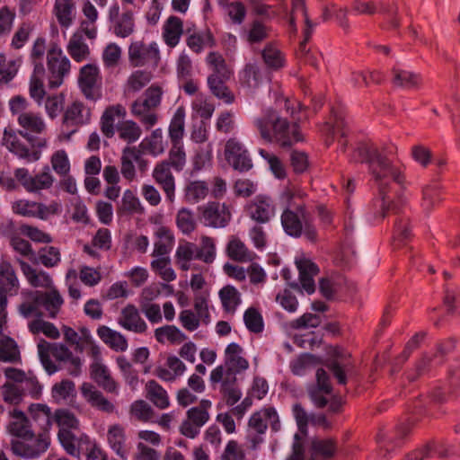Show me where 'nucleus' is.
<instances>
[{
	"instance_id": "nucleus-45",
	"label": "nucleus",
	"mask_w": 460,
	"mask_h": 460,
	"mask_svg": "<svg viewBox=\"0 0 460 460\" xmlns=\"http://www.w3.org/2000/svg\"><path fill=\"white\" fill-rule=\"evenodd\" d=\"M155 340L162 344H180L187 336L175 325H164L155 330Z\"/></svg>"
},
{
	"instance_id": "nucleus-4",
	"label": "nucleus",
	"mask_w": 460,
	"mask_h": 460,
	"mask_svg": "<svg viewBox=\"0 0 460 460\" xmlns=\"http://www.w3.org/2000/svg\"><path fill=\"white\" fill-rule=\"evenodd\" d=\"M280 222L284 232L291 237L299 238L304 235L310 242L317 239L313 217L302 203H298L296 208H284Z\"/></svg>"
},
{
	"instance_id": "nucleus-20",
	"label": "nucleus",
	"mask_w": 460,
	"mask_h": 460,
	"mask_svg": "<svg viewBox=\"0 0 460 460\" xmlns=\"http://www.w3.org/2000/svg\"><path fill=\"white\" fill-rule=\"evenodd\" d=\"M247 214L253 221L266 224L275 215V206L270 197L259 195L247 206Z\"/></svg>"
},
{
	"instance_id": "nucleus-9",
	"label": "nucleus",
	"mask_w": 460,
	"mask_h": 460,
	"mask_svg": "<svg viewBox=\"0 0 460 460\" xmlns=\"http://www.w3.org/2000/svg\"><path fill=\"white\" fill-rule=\"evenodd\" d=\"M38 353L40 362L49 375H52L58 370V367L50 359L52 355L56 360L64 364L73 356L72 351L64 344H50L45 340H40L38 343Z\"/></svg>"
},
{
	"instance_id": "nucleus-18",
	"label": "nucleus",
	"mask_w": 460,
	"mask_h": 460,
	"mask_svg": "<svg viewBox=\"0 0 460 460\" xmlns=\"http://www.w3.org/2000/svg\"><path fill=\"white\" fill-rule=\"evenodd\" d=\"M225 156L234 169L239 172H246L252 166L248 151L236 138H230L226 141Z\"/></svg>"
},
{
	"instance_id": "nucleus-51",
	"label": "nucleus",
	"mask_w": 460,
	"mask_h": 460,
	"mask_svg": "<svg viewBox=\"0 0 460 460\" xmlns=\"http://www.w3.org/2000/svg\"><path fill=\"white\" fill-rule=\"evenodd\" d=\"M196 255L197 260L206 264L213 263L217 256L215 239L210 236L202 235L199 246L196 244Z\"/></svg>"
},
{
	"instance_id": "nucleus-5",
	"label": "nucleus",
	"mask_w": 460,
	"mask_h": 460,
	"mask_svg": "<svg viewBox=\"0 0 460 460\" xmlns=\"http://www.w3.org/2000/svg\"><path fill=\"white\" fill-rule=\"evenodd\" d=\"M164 91L161 86L152 84L142 97L131 104V113L136 117L146 129H150L158 121L157 110L162 102Z\"/></svg>"
},
{
	"instance_id": "nucleus-13",
	"label": "nucleus",
	"mask_w": 460,
	"mask_h": 460,
	"mask_svg": "<svg viewBox=\"0 0 460 460\" xmlns=\"http://www.w3.org/2000/svg\"><path fill=\"white\" fill-rule=\"evenodd\" d=\"M128 59L133 66H157L160 61L158 46L155 42L149 45L142 41L132 42L128 48Z\"/></svg>"
},
{
	"instance_id": "nucleus-35",
	"label": "nucleus",
	"mask_w": 460,
	"mask_h": 460,
	"mask_svg": "<svg viewBox=\"0 0 460 460\" xmlns=\"http://www.w3.org/2000/svg\"><path fill=\"white\" fill-rule=\"evenodd\" d=\"M229 79L230 78L208 75L207 80L211 93L217 99L222 100L226 104H231L234 102V93L226 84Z\"/></svg>"
},
{
	"instance_id": "nucleus-49",
	"label": "nucleus",
	"mask_w": 460,
	"mask_h": 460,
	"mask_svg": "<svg viewBox=\"0 0 460 460\" xmlns=\"http://www.w3.org/2000/svg\"><path fill=\"white\" fill-rule=\"evenodd\" d=\"M297 12H300L302 15L304 16L305 20V29H304V40L300 43V49L302 51L305 50L306 43L311 39V36L313 34L314 29L316 26V23L313 22L308 15L307 8L305 5V0H292V11L291 13H296Z\"/></svg>"
},
{
	"instance_id": "nucleus-24",
	"label": "nucleus",
	"mask_w": 460,
	"mask_h": 460,
	"mask_svg": "<svg viewBox=\"0 0 460 460\" xmlns=\"http://www.w3.org/2000/svg\"><path fill=\"white\" fill-rule=\"evenodd\" d=\"M296 265L299 272L301 288L308 295H312L315 291L314 277L319 273L318 266L305 258L296 260Z\"/></svg>"
},
{
	"instance_id": "nucleus-44",
	"label": "nucleus",
	"mask_w": 460,
	"mask_h": 460,
	"mask_svg": "<svg viewBox=\"0 0 460 460\" xmlns=\"http://www.w3.org/2000/svg\"><path fill=\"white\" fill-rule=\"evenodd\" d=\"M66 49L68 54L76 62H82L90 56V49L80 32H75L70 38Z\"/></svg>"
},
{
	"instance_id": "nucleus-64",
	"label": "nucleus",
	"mask_w": 460,
	"mask_h": 460,
	"mask_svg": "<svg viewBox=\"0 0 460 460\" xmlns=\"http://www.w3.org/2000/svg\"><path fill=\"white\" fill-rule=\"evenodd\" d=\"M243 322L249 332L261 333L264 330V321L260 311L255 307H249L243 314Z\"/></svg>"
},
{
	"instance_id": "nucleus-27",
	"label": "nucleus",
	"mask_w": 460,
	"mask_h": 460,
	"mask_svg": "<svg viewBox=\"0 0 460 460\" xmlns=\"http://www.w3.org/2000/svg\"><path fill=\"white\" fill-rule=\"evenodd\" d=\"M40 307L44 308L49 318H56L64 304V299L59 291L50 288L49 291H35Z\"/></svg>"
},
{
	"instance_id": "nucleus-56",
	"label": "nucleus",
	"mask_w": 460,
	"mask_h": 460,
	"mask_svg": "<svg viewBox=\"0 0 460 460\" xmlns=\"http://www.w3.org/2000/svg\"><path fill=\"white\" fill-rule=\"evenodd\" d=\"M443 303L449 314H460V288L453 283L446 285Z\"/></svg>"
},
{
	"instance_id": "nucleus-11",
	"label": "nucleus",
	"mask_w": 460,
	"mask_h": 460,
	"mask_svg": "<svg viewBox=\"0 0 460 460\" xmlns=\"http://www.w3.org/2000/svg\"><path fill=\"white\" fill-rule=\"evenodd\" d=\"M20 284L15 270L10 261H0V318H4L7 296L16 295Z\"/></svg>"
},
{
	"instance_id": "nucleus-23",
	"label": "nucleus",
	"mask_w": 460,
	"mask_h": 460,
	"mask_svg": "<svg viewBox=\"0 0 460 460\" xmlns=\"http://www.w3.org/2000/svg\"><path fill=\"white\" fill-rule=\"evenodd\" d=\"M90 376L107 393L119 394L118 383L113 379L109 368L102 361L93 362L90 365Z\"/></svg>"
},
{
	"instance_id": "nucleus-57",
	"label": "nucleus",
	"mask_w": 460,
	"mask_h": 460,
	"mask_svg": "<svg viewBox=\"0 0 460 460\" xmlns=\"http://www.w3.org/2000/svg\"><path fill=\"white\" fill-rule=\"evenodd\" d=\"M392 73L394 75L393 84L398 87L412 89L417 87L420 82V75L411 71L394 67Z\"/></svg>"
},
{
	"instance_id": "nucleus-50",
	"label": "nucleus",
	"mask_w": 460,
	"mask_h": 460,
	"mask_svg": "<svg viewBox=\"0 0 460 460\" xmlns=\"http://www.w3.org/2000/svg\"><path fill=\"white\" fill-rule=\"evenodd\" d=\"M140 147L154 156L162 155L165 150L162 129L153 130L150 136L142 140Z\"/></svg>"
},
{
	"instance_id": "nucleus-43",
	"label": "nucleus",
	"mask_w": 460,
	"mask_h": 460,
	"mask_svg": "<svg viewBox=\"0 0 460 460\" xmlns=\"http://www.w3.org/2000/svg\"><path fill=\"white\" fill-rule=\"evenodd\" d=\"M186 44L193 52L199 54L205 48H214L216 46V40L209 31H205L189 35Z\"/></svg>"
},
{
	"instance_id": "nucleus-2",
	"label": "nucleus",
	"mask_w": 460,
	"mask_h": 460,
	"mask_svg": "<svg viewBox=\"0 0 460 460\" xmlns=\"http://www.w3.org/2000/svg\"><path fill=\"white\" fill-rule=\"evenodd\" d=\"M253 124L261 137L266 142L270 143L275 140L281 146H290L302 140L297 125L296 123L290 125L274 110L264 111L261 117L254 119Z\"/></svg>"
},
{
	"instance_id": "nucleus-19",
	"label": "nucleus",
	"mask_w": 460,
	"mask_h": 460,
	"mask_svg": "<svg viewBox=\"0 0 460 460\" xmlns=\"http://www.w3.org/2000/svg\"><path fill=\"white\" fill-rule=\"evenodd\" d=\"M168 161L158 162L153 170L152 177L164 190L166 200L173 203L175 200V178Z\"/></svg>"
},
{
	"instance_id": "nucleus-14",
	"label": "nucleus",
	"mask_w": 460,
	"mask_h": 460,
	"mask_svg": "<svg viewBox=\"0 0 460 460\" xmlns=\"http://www.w3.org/2000/svg\"><path fill=\"white\" fill-rule=\"evenodd\" d=\"M91 111L80 101H75L66 107L63 116V128H73L67 133V138L77 131V128L89 123Z\"/></svg>"
},
{
	"instance_id": "nucleus-53",
	"label": "nucleus",
	"mask_w": 460,
	"mask_h": 460,
	"mask_svg": "<svg viewBox=\"0 0 460 460\" xmlns=\"http://www.w3.org/2000/svg\"><path fill=\"white\" fill-rule=\"evenodd\" d=\"M125 109L121 105L109 107L105 110L102 116V131L107 137L114 135L115 119L123 117Z\"/></svg>"
},
{
	"instance_id": "nucleus-41",
	"label": "nucleus",
	"mask_w": 460,
	"mask_h": 460,
	"mask_svg": "<svg viewBox=\"0 0 460 460\" xmlns=\"http://www.w3.org/2000/svg\"><path fill=\"white\" fill-rule=\"evenodd\" d=\"M45 75V68L42 63L36 64L34 66L33 74L30 82V95L34 99L38 104H40L44 95L45 89L43 84V77Z\"/></svg>"
},
{
	"instance_id": "nucleus-46",
	"label": "nucleus",
	"mask_w": 460,
	"mask_h": 460,
	"mask_svg": "<svg viewBox=\"0 0 460 460\" xmlns=\"http://www.w3.org/2000/svg\"><path fill=\"white\" fill-rule=\"evenodd\" d=\"M182 32L181 20L178 17L171 16L164 26L163 37L169 47L174 48L179 43Z\"/></svg>"
},
{
	"instance_id": "nucleus-26",
	"label": "nucleus",
	"mask_w": 460,
	"mask_h": 460,
	"mask_svg": "<svg viewBox=\"0 0 460 460\" xmlns=\"http://www.w3.org/2000/svg\"><path fill=\"white\" fill-rule=\"evenodd\" d=\"M119 324L124 329L143 333L147 330V324L141 318L137 308L133 305H128L121 310Z\"/></svg>"
},
{
	"instance_id": "nucleus-32",
	"label": "nucleus",
	"mask_w": 460,
	"mask_h": 460,
	"mask_svg": "<svg viewBox=\"0 0 460 460\" xmlns=\"http://www.w3.org/2000/svg\"><path fill=\"white\" fill-rule=\"evenodd\" d=\"M226 252L231 260L239 262L252 261L256 257L255 253L249 250L245 243L236 236H232L229 239Z\"/></svg>"
},
{
	"instance_id": "nucleus-36",
	"label": "nucleus",
	"mask_w": 460,
	"mask_h": 460,
	"mask_svg": "<svg viewBox=\"0 0 460 460\" xmlns=\"http://www.w3.org/2000/svg\"><path fill=\"white\" fill-rule=\"evenodd\" d=\"M100 339L116 351H125L128 349L127 339L119 332L108 326L102 325L97 329Z\"/></svg>"
},
{
	"instance_id": "nucleus-61",
	"label": "nucleus",
	"mask_w": 460,
	"mask_h": 460,
	"mask_svg": "<svg viewBox=\"0 0 460 460\" xmlns=\"http://www.w3.org/2000/svg\"><path fill=\"white\" fill-rule=\"evenodd\" d=\"M270 27L260 20L252 21L246 33V40L249 43H261L270 36Z\"/></svg>"
},
{
	"instance_id": "nucleus-3",
	"label": "nucleus",
	"mask_w": 460,
	"mask_h": 460,
	"mask_svg": "<svg viewBox=\"0 0 460 460\" xmlns=\"http://www.w3.org/2000/svg\"><path fill=\"white\" fill-rule=\"evenodd\" d=\"M29 102L22 96H14L9 101V108L17 123L21 127L20 136L27 139L33 147L42 148L47 146V140L41 137L47 126L41 114L29 110Z\"/></svg>"
},
{
	"instance_id": "nucleus-29",
	"label": "nucleus",
	"mask_w": 460,
	"mask_h": 460,
	"mask_svg": "<svg viewBox=\"0 0 460 460\" xmlns=\"http://www.w3.org/2000/svg\"><path fill=\"white\" fill-rule=\"evenodd\" d=\"M243 348L235 343H230L225 350V367L229 371L241 373L249 367V362L243 357Z\"/></svg>"
},
{
	"instance_id": "nucleus-37",
	"label": "nucleus",
	"mask_w": 460,
	"mask_h": 460,
	"mask_svg": "<svg viewBox=\"0 0 460 460\" xmlns=\"http://www.w3.org/2000/svg\"><path fill=\"white\" fill-rule=\"evenodd\" d=\"M410 431V424H401L396 428L395 435L393 438H387L385 434L379 433L376 437V441L379 445L380 453L383 451L386 453L393 447L399 446Z\"/></svg>"
},
{
	"instance_id": "nucleus-42",
	"label": "nucleus",
	"mask_w": 460,
	"mask_h": 460,
	"mask_svg": "<svg viewBox=\"0 0 460 460\" xmlns=\"http://www.w3.org/2000/svg\"><path fill=\"white\" fill-rule=\"evenodd\" d=\"M155 234L157 240L155 243L153 256L165 257L172 248L174 236L172 231L165 226L159 227Z\"/></svg>"
},
{
	"instance_id": "nucleus-30",
	"label": "nucleus",
	"mask_w": 460,
	"mask_h": 460,
	"mask_svg": "<svg viewBox=\"0 0 460 460\" xmlns=\"http://www.w3.org/2000/svg\"><path fill=\"white\" fill-rule=\"evenodd\" d=\"M58 438L66 452L76 457L80 456V445L83 443H90V438L87 435L82 434L77 437L73 430L59 429Z\"/></svg>"
},
{
	"instance_id": "nucleus-16",
	"label": "nucleus",
	"mask_w": 460,
	"mask_h": 460,
	"mask_svg": "<svg viewBox=\"0 0 460 460\" xmlns=\"http://www.w3.org/2000/svg\"><path fill=\"white\" fill-rule=\"evenodd\" d=\"M270 424L273 432L280 430L281 424L279 414L273 407H264L252 414L248 421V428L258 433H265Z\"/></svg>"
},
{
	"instance_id": "nucleus-25",
	"label": "nucleus",
	"mask_w": 460,
	"mask_h": 460,
	"mask_svg": "<svg viewBox=\"0 0 460 460\" xmlns=\"http://www.w3.org/2000/svg\"><path fill=\"white\" fill-rule=\"evenodd\" d=\"M16 261L19 263L27 282L31 287L42 288H50L52 287L53 279L48 272L32 267L20 258H17Z\"/></svg>"
},
{
	"instance_id": "nucleus-39",
	"label": "nucleus",
	"mask_w": 460,
	"mask_h": 460,
	"mask_svg": "<svg viewBox=\"0 0 460 460\" xmlns=\"http://www.w3.org/2000/svg\"><path fill=\"white\" fill-rule=\"evenodd\" d=\"M75 3L73 0H56L54 13L58 23L68 28L75 19Z\"/></svg>"
},
{
	"instance_id": "nucleus-15",
	"label": "nucleus",
	"mask_w": 460,
	"mask_h": 460,
	"mask_svg": "<svg viewBox=\"0 0 460 460\" xmlns=\"http://www.w3.org/2000/svg\"><path fill=\"white\" fill-rule=\"evenodd\" d=\"M325 366L336 378L338 384L341 385L348 383V378L354 369L350 354L340 350L335 351L333 357L326 360Z\"/></svg>"
},
{
	"instance_id": "nucleus-55",
	"label": "nucleus",
	"mask_w": 460,
	"mask_h": 460,
	"mask_svg": "<svg viewBox=\"0 0 460 460\" xmlns=\"http://www.w3.org/2000/svg\"><path fill=\"white\" fill-rule=\"evenodd\" d=\"M262 59L270 69L278 70L285 66V57L273 43L267 44L262 52Z\"/></svg>"
},
{
	"instance_id": "nucleus-33",
	"label": "nucleus",
	"mask_w": 460,
	"mask_h": 460,
	"mask_svg": "<svg viewBox=\"0 0 460 460\" xmlns=\"http://www.w3.org/2000/svg\"><path fill=\"white\" fill-rule=\"evenodd\" d=\"M143 160L141 159V153L136 147H126L121 155V174L128 181H132L136 177L135 163L140 166Z\"/></svg>"
},
{
	"instance_id": "nucleus-47",
	"label": "nucleus",
	"mask_w": 460,
	"mask_h": 460,
	"mask_svg": "<svg viewBox=\"0 0 460 460\" xmlns=\"http://www.w3.org/2000/svg\"><path fill=\"white\" fill-rule=\"evenodd\" d=\"M0 361L14 364L22 362L18 345L13 339L6 336L0 339Z\"/></svg>"
},
{
	"instance_id": "nucleus-34",
	"label": "nucleus",
	"mask_w": 460,
	"mask_h": 460,
	"mask_svg": "<svg viewBox=\"0 0 460 460\" xmlns=\"http://www.w3.org/2000/svg\"><path fill=\"white\" fill-rule=\"evenodd\" d=\"M29 412L32 420L42 430L41 433L49 434L54 420V414H52L50 408L47 404L32 403L29 407Z\"/></svg>"
},
{
	"instance_id": "nucleus-40",
	"label": "nucleus",
	"mask_w": 460,
	"mask_h": 460,
	"mask_svg": "<svg viewBox=\"0 0 460 460\" xmlns=\"http://www.w3.org/2000/svg\"><path fill=\"white\" fill-rule=\"evenodd\" d=\"M146 398L157 408L164 410L169 407L170 401L167 392L155 380L146 385Z\"/></svg>"
},
{
	"instance_id": "nucleus-12",
	"label": "nucleus",
	"mask_w": 460,
	"mask_h": 460,
	"mask_svg": "<svg viewBox=\"0 0 460 460\" xmlns=\"http://www.w3.org/2000/svg\"><path fill=\"white\" fill-rule=\"evenodd\" d=\"M78 86L88 100L95 101L101 97V76L96 65L87 64L80 68Z\"/></svg>"
},
{
	"instance_id": "nucleus-58",
	"label": "nucleus",
	"mask_w": 460,
	"mask_h": 460,
	"mask_svg": "<svg viewBox=\"0 0 460 460\" xmlns=\"http://www.w3.org/2000/svg\"><path fill=\"white\" fill-rule=\"evenodd\" d=\"M235 371H229L224 366L220 365L214 368L210 373V382L212 384L221 383V388H226L237 385Z\"/></svg>"
},
{
	"instance_id": "nucleus-21",
	"label": "nucleus",
	"mask_w": 460,
	"mask_h": 460,
	"mask_svg": "<svg viewBox=\"0 0 460 460\" xmlns=\"http://www.w3.org/2000/svg\"><path fill=\"white\" fill-rule=\"evenodd\" d=\"M3 145L21 159H25L28 162H35L40 159V153L36 150L31 151L12 129H4Z\"/></svg>"
},
{
	"instance_id": "nucleus-54",
	"label": "nucleus",
	"mask_w": 460,
	"mask_h": 460,
	"mask_svg": "<svg viewBox=\"0 0 460 460\" xmlns=\"http://www.w3.org/2000/svg\"><path fill=\"white\" fill-rule=\"evenodd\" d=\"M185 126V111L179 108L174 112L169 126V137L172 144L182 143Z\"/></svg>"
},
{
	"instance_id": "nucleus-48",
	"label": "nucleus",
	"mask_w": 460,
	"mask_h": 460,
	"mask_svg": "<svg viewBox=\"0 0 460 460\" xmlns=\"http://www.w3.org/2000/svg\"><path fill=\"white\" fill-rule=\"evenodd\" d=\"M206 63L212 71L209 75L230 78L233 75L232 69L226 65L225 58L219 52H209L206 58Z\"/></svg>"
},
{
	"instance_id": "nucleus-1",
	"label": "nucleus",
	"mask_w": 460,
	"mask_h": 460,
	"mask_svg": "<svg viewBox=\"0 0 460 460\" xmlns=\"http://www.w3.org/2000/svg\"><path fill=\"white\" fill-rule=\"evenodd\" d=\"M397 147L385 145L381 147L372 143H360L354 149L350 160L355 163H367L381 196L375 203L378 211L373 214V219H380L389 211L397 213L396 205L386 198L391 182L402 185L405 181L404 168L396 158Z\"/></svg>"
},
{
	"instance_id": "nucleus-22",
	"label": "nucleus",
	"mask_w": 460,
	"mask_h": 460,
	"mask_svg": "<svg viewBox=\"0 0 460 460\" xmlns=\"http://www.w3.org/2000/svg\"><path fill=\"white\" fill-rule=\"evenodd\" d=\"M80 391L84 399L93 408L105 413H112L114 411V404L93 385L83 383Z\"/></svg>"
},
{
	"instance_id": "nucleus-38",
	"label": "nucleus",
	"mask_w": 460,
	"mask_h": 460,
	"mask_svg": "<svg viewBox=\"0 0 460 460\" xmlns=\"http://www.w3.org/2000/svg\"><path fill=\"white\" fill-rule=\"evenodd\" d=\"M192 260H197L196 244L191 242L180 243L175 252V262L179 269L183 271L189 270Z\"/></svg>"
},
{
	"instance_id": "nucleus-28",
	"label": "nucleus",
	"mask_w": 460,
	"mask_h": 460,
	"mask_svg": "<svg viewBox=\"0 0 460 460\" xmlns=\"http://www.w3.org/2000/svg\"><path fill=\"white\" fill-rule=\"evenodd\" d=\"M107 441L111 448L122 459H127L128 449L127 448L126 430L120 424L109 426L107 430Z\"/></svg>"
},
{
	"instance_id": "nucleus-10",
	"label": "nucleus",
	"mask_w": 460,
	"mask_h": 460,
	"mask_svg": "<svg viewBox=\"0 0 460 460\" xmlns=\"http://www.w3.org/2000/svg\"><path fill=\"white\" fill-rule=\"evenodd\" d=\"M12 209L14 214L47 220L49 217L60 212V205L52 201L49 205L28 199H19L13 203Z\"/></svg>"
},
{
	"instance_id": "nucleus-59",
	"label": "nucleus",
	"mask_w": 460,
	"mask_h": 460,
	"mask_svg": "<svg viewBox=\"0 0 460 460\" xmlns=\"http://www.w3.org/2000/svg\"><path fill=\"white\" fill-rule=\"evenodd\" d=\"M112 24L116 36L120 38L128 37L133 33L135 28L132 12L128 10L123 12L119 18L112 22Z\"/></svg>"
},
{
	"instance_id": "nucleus-52",
	"label": "nucleus",
	"mask_w": 460,
	"mask_h": 460,
	"mask_svg": "<svg viewBox=\"0 0 460 460\" xmlns=\"http://www.w3.org/2000/svg\"><path fill=\"white\" fill-rule=\"evenodd\" d=\"M219 297L224 310L234 314L241 304V294L233 286H226L219 291Z\"/></svg>"
},
{
	"instance_id": "nucleus-6",
	"label": "nucleus",
	"mask_w": 460,
	"mask_h": 460,
	"mask_svg": "<svg viewBox=\"0 0 460 460\" xmlns=\"http://www.w3.org/2000/svg\"><path fill=\"white\" fill-rule=\"evenodd\" d=\"M47 68L49 88L59 87L70 73V60L57 44L51 45L47 51Z\"/></svg>"
},
{
	"instance_id": "nucleus-17",
	"label": "nucleus",
	"mask_w": 460,
	"mask_h": 460,
	"mask_svg": "<svg viewBox=\"0 0 460 460\" xmlns=\"http://www.w3.org/2000/svg\"><path fill=\"white\" fill-rule=\"evenodd\" d=\"M230 208L225 203L208 202L202 208L201 219L206 226L221 228L231 220Z\"/></svg>"
},
{
	"instance_id": "nucleus-62",
	"label": "nucleus",
	"mask_w": 460,
	"mask_h": 460,
	"mask_svg": "<svg viewBox=\"0 0 460 460\" xmlns=\"http://www.w3.org/2000/svg\"><path fill=\"white\" fill-rule=\"evenodd\" d=\"M208 193V185L203 181H190L185 187V199L190 203H197L204 199Z\"/></svg>"
},
{
	"instance_id": "nucleus-7",
	"label": "nucleus",
	"mask_w": 460,
	"mask_h": 460,
	"mask_svg": "<svg viewBox=\"0 0 460 460\" xmlns=\"http://www.w3.org/2000/svg\"><path fill=\"white\" fill-rule=\"evenodd\" d=\"M50 445V437L47 433H40L35 436L33 432L26 438L12 440L10 448L16 456L33 459L45 453Z\"/></svg>"
},
{
	"instance_id": "nucleus-31",
	"label": "nucleus",
	"mask_w": 460,
	"mask_h": 460,
	"mask_svg": "<svg viewBox=\"0 0 460 460\" xmlns=\"http://www.w3.org/2000/svg\"><path fill=\"white\" fill-rule=\"evenodd\" d=\"M310 453L312 458L319 457L323 460L332 458L337 451V441L333 438H314L310 443Z\"/></svg>"
},
{
	"instance_id": "nucleus-63",
	"label": "nucleus",
	"mask_w": 460,
	"mask_h": 460,
	"mask_svg": "<svg viewBox=\"0 0 460 460\" xmlns=\"http://www.w3.org/2000/svg\"><path fill=\"white\" fill-rule=\"evenodd\" d=\"M54 420L59 429L76 430L79 429L80 421L75 415L66 409H58L54 413Z\"/></svg>"
},
{
	"instance_id": "nucleus-60",
	"label": "nucleus",
	"mask_w": 460,
	"mask_h": 460,
	"mask_svg": "<svg viewBox=\"0 0 460 460\" xmlns=\"http://www.w3.org/2000/svg\"><path fill=\"white\" fill-rule=\"evenodd\" d=\"M53 182L54 177L50 172V169L49 166H45L40 172L32 175L28 192L37 193L43 190H48L53 185Z\"/></svg>"
},
{
	"instance_id": "nucleus-8",
	"label": "nucleus",
	"mask_w": 460,
	"mask_h": 460,
	"mask_svg": "<svg viewBox=\"0 0 460 460\" xmlns=\"http://www.w3.org/2000/svg\"><path fill=\"white\" fill-rule=\"evenodd\" d=\"M211 407L210 400L202 399L199 405L189 409L186 419L180 426L181 434L189 438H195L200 433L201 428L209 420Z\"/></svg>"
}]
</instances>
